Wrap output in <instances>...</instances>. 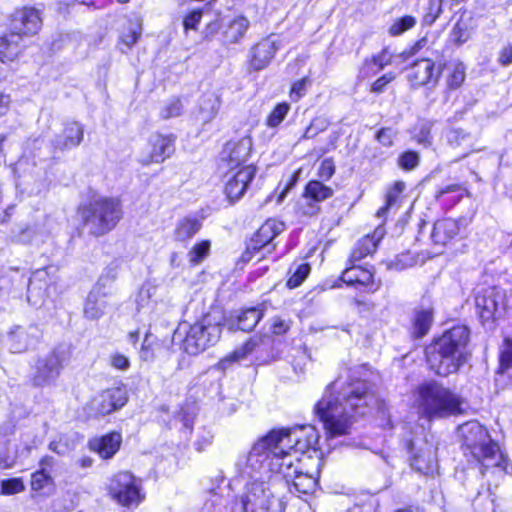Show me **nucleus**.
I'll use <instances>...</instances> for the list:
<instances>
[{
    "instance_id": "13d9d810",
    "label": "nucleus",
    "mask_w": 512,
    "mask_h": 512,
    "mask_svg": "<svg viewBox=\"0 0 512 512\" xmlns=\"http://www.w3.org/2000/svg\"><path fill=\"white\" fill-rule=\"evenodd\" d=\"M183 106L180 99L174 98L168 101L161 109V117L169 119L181 115Z\"/></svg>"
},
{
    "instance_id": "a878e982",
    "label": "nucleus",
    "mask_w": 512,
    "mask_h": 512,
    "mask_svg": "<svg viewBox=\"0 0 512 512\" xmlns=\"http://www.w3.org/2000/svg\"><path fill=\"white\" fill-rule=\"evenodd\" d=\"M221 107V99L217 93L208 91L203 93L197 103L193 116L202 125L213 121Z\"/></svg>"
},
{
    "instance_id": "0eeeda50",
    "label": "nucleus",
    "mask_w": 512,
    "mask_h": 512,
    "mask_svg": "<svg viewBox=\"0 0 512 512\" xmlns=\"http://www.w3.org/2000/svg\"><path fill=\"white\" fill-rule=\"evenodd\" d=\"M79 213L93 235H103L113 229L120 220V202L114 198L95 199L81 206Z\"/></svg>"
},
{
    "instance_id": "7ed1b4c3",
    "label": "nucleus",
    "mask_w": 512,
    "mask_h": 512,
    "mask_svg": "<svg viewBox=\"0 0 512 512\" xmlns=\"http://www.w3.org/2000/svg\"><path fill=\"white\" fill-rule=\"evenodd\" d=\"M464 455L480 465L483 476L491 474L496 479L508 473L509 462L497 442L478 421H468L458 427Z\"/></svg>"
},
{
    "instance_id": "1a4fd4ad",
    "label": "nucleus",
    "mask_w": 512,
    "mask_h": 512,
    "mask_svg": "<svg viewBox=\"0 0 512 512\" xmlns=\"http://www.w3.org/2000/svg\"><path fill=\"white\" fill-rule=\"evenodd\" d=\"M70 356L69 350L58 346L44 356H40L33 366L32 383L36 387L53 384L59 377L64 364Z\"/></svg>"
},
{
    "instance_id": "bb28decb",
    "label": "nucleus",
    "mask_w": 512,
    "mask_h": 512,
    "mask_svg": "<svg viewBox=\"0 0 512 512\" xmlns=\"http://www.w3.org/2000/svg\"><path fill=\"white\" fill-rule=\"evenodd\" d=\"M460 232L459 222L453 218L437 220L431 232V240L435 245L445 246Z\"/></svg>"
},
{
    "instance_id": "58836bf2",
    "label": "nucleus",
    "mask_w": 512,
    "mask_h": 512,
    "mask_svg": "<svg viewBox=\"0 0 512 512\" xmlns=\"http://www.w3.org/2000/svg\"><path fill=\"white\" fill-rule=\"evenodd\" d=\"M333 189L325 185L322 181L311 180L304 188V196L313 199L318 205L333 196Z\"/></svg>"
},
{
    "instance_id": "052dcab7",
    "label": "nucleus",
    "mask_w": 512,
    "mask_h": 512,
    "mask_svg": "<svg viewBox=\"0 0 512 512\" xmlns=\"http://www.w3.org/2000/svg\"><path fill=\"white\" fill-rule=\"evenodd\" d=\"M416 263L415 258L410 253H402L395 257L389 264V267L396 270H403L413 266Z\"/></svg>"
},
{
    "instance_id": "72a5a7b5",
    "label": "nucleus",
    "mask_w": 512,
    "mask_h": 512,
    "mask_svg": "<svg viewBox=\"0 0 512 512\" xmlns=\"http://www.w3.org/2000/svg\"><path fill=\"white\" fill-rule=\"evenodd\" d=\"M341 280L349 286H373V272L362 266L351 263L341 275Z\"/></svg>"
},
{
    "instance_id": "c9c22d12",
    "label": "nucleus",
    "mask_w": 512,
    "mask_h": 512,
    "mask_svg": "<svg viewBox=\"0 0 512 512\" xmlns=\"http://www.w3.org/2000/svg\"><path fill=\"white\" fill-rule=\"evenodd\" d=\"M446 139L452 148H460L462 150V157L469 155L473 151V138L462 129H450L446 133Z\"/></svg>"
},
{
    "instance_id": "dca6fc26",
    "label": "nucleus",
    "mask_w": 512,
    "mask_h": 512,
    "mask_svg": "<svg viewBox=\"0 0 512 512\" xmlns=\"http://www.w3.org/2000/svg\"><path fill=\"white\" fill-rule=\"evenodd\" d=\"M281 46L280 37L274 34L260 40L250 51V67L255 71L267 67Z\"/></svg>"
},
{
    "instance_id": "0e129e2a",
    "label": "nucleus",
    "mask_w": 512,
    "mask_h": 512,
    "mask_svg": "<svg viewBox=\"0 0 512 512\" xmlns=\"http://www.w3.org/2000/svg\"><path fill=\"white\" fill-rule=\"evenodd\" d=\"M427 43H428L427 37H422L421 39L417 40L411 47L402 51L399 56L401 58H403V60H407V59L415 56L424 47H426Z\"/></svg>"
},
{
    "instance_id": "4d7b16f0",
    "label": "nucleus",
    "mask_w": 512,
    "mask_h": 512,
    "mask_svg": "<svg viewBox=\"0 0 512 512\" xmlns=\"http://www.w3.org/2000/svg\"><path fill=\"white\" fill-rule=\"evenodd\" d=\"M203 16L204 13L201 9H193L189 11L183 18V27L185 32L187 33L189 30L196 31Z\"/></svg>"
},
{
    "instance_id": "6ab92c4d",
    "label": "nucleus",
    "mask_w": 512,
    "mask_h": 512,
    "mask_svg": "<svg viewBox=\"0 0 512 512\" xmlns=\"http://www.w3.org/2000/svg\"><path fill=\"white\" fill-rule=\"evenodd\" d=\"M502 297L501 291L496 287L481 288L476 291L475 306L483 323L494 319Z\"/></svg>"
},
{
    "instance_id": "423d86ee",
    "label": "nucleus",
    "mask_w": 512,
    "mask_h": 512,
    "mask_svg": "<svg viewBox=\"0 0 512 512\" xmlns=\"http://www.w3.org/2000/svg\"><path fill=\"white\" fill-rule=\"evenodd\" d=\"M462 400L448 388L431 381L417 388L415 405L426 418H445L462 412Z\"/></svg>"
},
{
    "instance_id": "69168bd1",
    "label": "nucleus",
    "mask_w": 512,
    "mask_h": 512,
    "mask_svg": "<svg viewBox=\"0 0 512 512\" xmlns=\"http://www.w3.org/2000/svg\"><path fill=\"white\" fill-rule=\"evenodd\" d=\"M395 79V74L388 72L379 77L371 86V92L381 93L385 87Z\"/></svg>"
},
{
    "instance_id": "7c9ffc66",
    "label": "nucleus",
    "mask_w": 512,
    "mask_h": 512,
    "mask_svg": "<svg viewBox=\"0 0 512 512\" xmlns=\"http://www.w3.org/2000/svg\"><path fill=\"white\" fill-rule=\"evenodd\" d=\"M31 496L49 497L55 491V481L50 472L36 470L31 474L30 479Z\"/></svg>"
},
{
    "instance_id": "c85d7f7f",
    "label": "nucleus",
    "mask_w": 512,
    "mask_h": 512,
    "mask_svg": "<svg viewBox=\"0 0 512 512\" xmlns=\"http://www.w3.org/2000/svg\"><path fill=\"white\" fill-rule=\"evenodd\" d=\"M109 297L98 293L97 290H91L84 303V316L89 320H98L105 315L110 307Z\"/></svg>"
},
{
    "instance_id": "37998d69",
    "label": "nucleus",
    "mask_w": 512,
    "mask_h": 512,
    "mask_svg": "<svg viewBox=\"0 0 512 512\" xmlns=\"http://www.w3.org/2000/svg\"><path fill=\"white\" fill-rule=\"evenodd\" d=\"M446 85L448 89H458L466 77L465 66L461 62H454L447 66Z\"/></svg>"
},
{
    "instance_id": "c03bdc74",
    "label": "nucleus",
    "mask_w": 512,
    "mask_h": 512,
    "mask_svg": "<svg viewBox=\"0 0 512 512\" xmlns=\"http://www.w3.org/2000/svg\"><path fill=\"white\" fill-rule=\"evenodd\" d=\"M405 189V183L402 181H397L393 184V186L388 190L386 194V203L383 207L379 208L376 216L378 218L384 217L387 211L397 202L400 194Z\"/></svg>"
},
{
    "instance_id": "e2e57ef3",
    "label": "nucleus",
    "mask_w": 512,
    "mask_h": 512,
    "mask_svg": "<svg viewBox=\"0 0 512 512\" xmlns=\"http://www.w3.org/2000/svg\"><path fill=\"white\" fill-rule=\"evenodd\" d=\"M335 173V164L332 158L324 159L318 169V176L321 180H329Z\"/></svg>"
},
{
    "instance_id": "603ef678",
    "label": "nucleus",
    "mask_w": 512,
    "mask_h": 512,
    "mask_svg": "<svg viewBox=\"0 0 512 512\" xmlns=\"http://www.w3.org/2000/svg\"><path fill=\"white\" fill-rule=\"evenodd\" d=\"M25 491V485L21 478L4 479L0 484L2 495H14Z\"/></svg>"
},
{
    "instance_id": "680f3d73",
    "label": "nucleus",
    "mask_w": 512,
    "mask_h": 512,
    "mask_svg": "<svg viewBox=\"0 0 512 512\" xmlns=\"http://www.w3.org/2000/svg\"><path fill=\"white\" fill-rule=\"evenodd\" d=\"M414 139L424 147L430 146L432 144L431 125L429 123L421 124L419 130L414 135Z\"/></svg>"
},
{
    "instance_id": "49530a36",
    "label": "nucleus",
    "mask_w": 512,
    "mask_h": 512,
    "mask_svg": "<svg viewBox=\"0 0 512 512\" xmlns=\"http://www.w3.org/2000/svg\"><path fill=\"white\" fill-rule=\"evenodd\" d=\"M416 23L417 19L414 16L405 15L393 21L388 29V33L393 37L400 36L415 27Z\"/></svg>"
},
{
    "instance_id": "3c124183",
    "label": "nucleus",
    "mask_w": 512,
    "mask_h": 512,
    "mask_svg": "<svg viewBox=\"0 0 512 512\" xmlns=\"http://www.w3.org/2000/svg\"><path fill=\"white\" fill-rule=\"evenodd\" d=\"M398 166L406 171L414 170L420 163V155L416 151L408 150L399 155Z\"/></svg>"
},
{
    "instance_id": "774afa93",
    "label": "nucleus",
    "mask_w": 512,
    "mask_h": 512,
    "mask_svg": "<svg viewBox=\"0 0 512 512\" xmlns=\"http://www.w3.org/2000/svg\"><path fill=\"white\" fill-rule=\"evenodd\" d=\"M290 328L287 321L280 317H273L271 319V332L275 335H282L286 333Z\"/></svg>"
},
{
    "instance_id": "4c0bfd02",
    "label": "nucleus",
    "mask_w": 512,
    "mask_h": 512,
    "mask_svg": "<svg viewBox=\"0 0 512 512\" xmlns=\"http://www.w3.org/2000/svg\"><path fill=\"white\" fill-rule=\"evenodd\" d=\"M378 234V231H375L373 236H365L361 240H359L353 249L349 262L355 263L363 259L369 254H372L377 249V241L380 239L381 235L378 239H375V235Z\"/></svg>"
},
{
    "instance_id": "f3484780",
    "label": "nucleus",
    "mask_w": 512,
    "mask_h": 512,
    "mask_svg": "<svg viewBox=\"0 0 512 512\" xmlns=\"http://www.w3.org/2000/svg\"><path fill=\"white\" fill-rule=\"evenodd\" d=\"M150 152L140 158L143 165L161 163L169 158L175 151V137L173 135L154 134L149 138Z\"/></svg>"
},
{
    "instance_id": "2f4dec72",
    "label": "nucleus",
    "mask_w": 512,
    "mask_h": 512,
    "mask_svg": "<svg viewBox=\"0 0 512 512\" xmlns=\"http://www.w3.org/2000/svg\"><path fill=\"white\" fill-rule=\"evenodd\" d=\"M393 61V54L388 48L382 49L376 55H373L370 59H366L359 71V78L366 79L390 65Z\"/></svg>"
},
{
    "instance_id": "338daca9",
    "label": "nucleus",
    "mask_w": 512,
    "mask_h": 512,
    "mask_svg": "<svg viewBox=\"0 0 512 512\" xmlns=\"http://www.w3.org/2000/svg\"><path fill=\"white\" fill-rule=\"evenodd\" d=\"M111 365L121 371H126L130 367V361L128 357L121 353H114L110 357Z\"/></svg>"
},
{
    "instance_id": "cd10ccee",
    "label": "nucleus",
    "mask_w": 512,
    "mask_h": 512,
    "mask_svg": "<svg viewBox=\"0 0 512 512\" xmlns=\"http://www.w3.org/2000/svg\"><path fill=\"white\" fill-rule=\"evenodd\" d=\"M122 437L117 432H111L89 441L90 450L97 452L101 458L109 459L119 450Z\"/></svg>"
},
{
    "instance_id": "f704fd0d",
    "label": "nucleus",
    "mask_w": 512,
    "mask_h": 512,
    "mask_svg": "<svg viewBox=\"0 0 512 512\" xmlns=\"http://www.w3.org/2000/svg\"><path fill=\"white\" fill-rule=\"evenodd\" d=\"M268 305L261 303L256 307L245 309L237 318V327L242 331H251L267 311Z\"/></svg>"
},
{
    "instance_id": "e433bc0d",
    "label": "nucleus",
    "mask_w": 512,
    "mask_h": 512,
    "mask_svg": "<svg viewBox=\"0 0 512 512\" xmlns=\"http://www.w3.org/2000/svg\"><path fill=\"white\" fill-rule=\"evenodd\" d=\"M202 223L196 217L181 219L174 230V238L179 242H187L201 229Z\"/></svg>"
},
{
    "instance_id": "ea45409f",
    "label": "nucleus",
    "mask_w": 512,
    "mask_h": 512,
    "mask_svg": "<svg viewBox=\"0 0 512 512\" xmlns=\"http://www.w3.org/2000/svg\"><path fill=\"white\" fill-rule=\"evenodd\" d=\"M117 275L118 266L116 264L107 266L92 290H97L98 293L109 297L112 294V286L117 279Z\"/></svg>"
},
{
    "instance_id": "aec40b11",
    "label": "nucleus",
    "mask_w": 512,
    "mask_h": 512,
    "mask_svg": "<svg viewBox=\"0 0 512 512\" xmlns=\"http://www.w3.org/2000/svg\"><path fill=\"white\" fill-rule=\"evenodd\" d=\"M256 172L255 166L246 165L228 177L224 191L231 202L239 200L245 194Z\"/></svg>"
},
{
    "instance_id": "6e6552de",
    "label": "nucleus",
    "mask_w": 512,
    "mask_h": 512,
    "mask_svg": "<svg viewBox=\"0 0 512 512\" xmlns=\"http://www.w3.org/2000/svg\"><path fill=\"white\" fill-rule=\"evenodd\" d=\"M221 332V324L212 323L211 315H206L201 321L190 326L183 341V349L190 355H197L214 345L219 340Z\"/></svg>"
},
{
    "instance_id": "c756f323",
    "label": "nucleus",
    "mask_w": 512,
    "mask_h": 512,
    "mask_svg": "<svg viewBox=\"0 0 512 512\" xmlns=\"http://www.w3.org/2000/svg\"><path fill=\"white\" fill-rule=\"evenodd\" d=\"M23 36L11 29L10 33L0 38V61H14L21 52Z\"/></svg>"
},
{
    "instance_id": "2eb2a0df",
    "label": "nucleus",
    "mask_w": 512,
    "mask_h": 512,
    "mask_svg": "<svg viewBox=\"0 0 512 512\" xmlns=\"http://www.w3.org/2000/svg\"><path fill=\"white\" fill-rule=\"evenodd\" d=\"M441 72V64L436 67L434 61L422 58L416 60L411 65L407 78L412 87L418 88L429 84L435 85L439 80Z\"/></svg>"
},
{
    "instance_id": "4be33fe9",
    "label": "nucleus",
    "mask_w": 512,
    "mask_h": 512,
    "mask_svg": "<svg viewBox=\"0 0 512 512\" xmlns=\"http://www.w3.org/2000/svg\"><path fill=\"white\" fill-rule=\"evenodd\" d=\"M40 335L37 326H16L8 334L9 348L13 353H23L36 345Z\"/></svg>"
},
{
    "instance_id": "de8ad7c7",
    "label": "nucleus",
    "mask_w": 512,
    "mask_h": 512,
    "mask_svg": "<svg viewBox=\"0 0 512 512\" xmlns=\"http://www.w3.org/2000/svg\"><path fill=\"white\" fill-rule=\"evenodd\" d=\"M289 273L291 276L287 280V286L291 289L298 287L310 273V266L307 263H301L295 268L291 266Z\"/></svg>"
},
{
    "instance_id": "f257e3e1",
    "label": "nucleus",
    "mask_w": 512,
    "mask_h": 512,
    "mask_svg": "<svg viewBox=\"0 0 512 512\" xmlns=\"http://www.w3.org/2000/svg\"><path fill=\"white\" fill-rule=\"evenodd\" d=\"M318 440L317 430L310 425L273 430L254 443L247 455L248 467L257 471L267 467L275 476L279 475V488L309 494L316 487V479L302 472L298 454L316 452Z\"/></svg>"
},
{
    "instance_id": "a18cd8bd",
    "label": "nucleus",
    "mask_w": 512,
    "mask_h": 512,
    "mask_svg": "<svg viewBox=\"0 0 512 512\" xmlns=\"http://www.w3.org/2000/svg\"><path fill=\"white\" fill-rule=\"evenodd\" d=\"M443 1L444 0H428L422 17L423 26H432L435 23L443 11Z\"/></svg>"
},
{
    "instance_id": "8fccbe9b",
    "label": "nucleus",
    "mask_w": 512,
    "mask_h": 512,
    "mask_svg": "<svg viewBox=\"0 0 512 512\" xmlns=\"http://www.w3.org/2000/svg\"><path fill=\"white\" fill-rule=\"evenodd\" d=\"M210 247L208 240L196 243L188 253L189 261L194 265L201 263L209 255Z\"/></svg>"
},
{
    "instance_id": "79ce46f5",
    "label": "nucleus",
    "mask_w": 512,
    "mask_h": 512,
    "mask_svg": "<svg viewBox=\"0 0 512 512\" xmlns=\"http://www.w3.org/2000/svg\"><path fill=\"white\" fill-rule=\"evenodd\" d=\"M142 33V19L138 16L127 22V28L121 33V41L128 48H131L139 39Z\"/></svg>"
},
{
    "instance_id": "4468645a",
    "label": "nucleus",
    "mask_w": 512,
    "mask_h": 512,
    "mask_svg": "<svg viewBox=\"0 0 512 512\" xmlns=\"http://www.w3.org/2000/svg\"><path fill=\"white\" fill-rule=\"evenodd\" d=\"M84 136L83 126L78 122H67L60 133L54 135L49 141L50 157H55L57 152L78 147Z\"/></svg>"
},
{
    "instance_id": "5701e85b",
    "label": "nucleus",
    "mask_w": 512,
    "mask_h": 512,
    "mask_svg": "<svg viewBox=\"0 0 512 512\" xmlns=\"http://www.w3.org/2000/svg\"><path fill=\"white\" fill-rule=\"evenodd\" d=\"M285 229V224L276 219H268L256 232L251 239L250 247L253 250H266L270 253L275 245H271L273 239L282 233Z\"/></svg>"
},
{
    "instance_id": "9b49d317",
    "label": "nucleus",
    "mask_w": 512,
    "mask_h": 512,
    "mask_svg": "<svg viewBox=\"0 0 512 512\" xmlns=\"http://www.w3.org/2000/svg\"><path fill=\"white\" fill-rule=\"evenodd\" d=\"M56 271L55 267L49 266L32 273L27 289V300L30 304L40 305L50 295L57 279Z\"/></svg>"
},
{
    "instance_id": "b1692460",
    "label": "nucleus",
    "mask_w": 512,
    "mask_h": 512,
    "mask_svg": "<svg viewBox=\"0 0 512 512\" xmlns=\"http://www.w3.org/2000/svg\"><path fill=\"white\" fill-rule=\"evenodd\" d=\"M270 338L267 335H253L242 346L236 348L233 352L225 356L219 366L222 369L228 368L232 363L246 359L249 355L261 350L269 345Z\"/></svg>"
},
{
    "instance_id": "393cba45",
    "label": "nucleus",
    "mask_w": 512,
    "mask_h": 512,
    "mask_svg": "<svg viewBox=\"0 0 512 512\" xmlns=\"http://www.w3.org/2000/svg\"><path fill=\"white\" fill-rule=\"evenodd\" d=\"M270 338L267 335H253L242 346L236 348L233 352L225 356L219 366L222 369L228 368L232 363L246 359L249 355L261 350L269 345Z\"/></svg>"
},
{
    "instance_id": "f03ea898",
    "label": "nucleus",
    "mask_w": 512,
    "mask_h": 512,
    "mask_svg": "<svg viewBox=\"0 0 512 512\" xmlns=\"http://www.w3.org/2000/svg\"><path fill=\"white\" fill-rule=\"evenodd\" d=\"M373 402L374 396L365 381L357 379L343 384L337 379L327 386L315 405V413L328 437L333 438L348 434L355 417L365 415Z\"/></svg>"
},
{
    "instance_id": "09e8293b",
    "label": "nucleus",
    "mask_w": 512,
    "mask_h": 512,
    "mask_svg": "<svg viewBox=\"0 0 512 512\" xmlns=\"http://www.w3.org/2000/svg\"><path fill=\"white\" fill-rule=\"evenodd\" d=\"M290 105L286 102L277 104L266 118V125L269 128H277L287 116Z\"/></svg>"
},
{
    "instance_id": "5fc2aeb1",
    "label": "nucleus",
    "mask_w": 512,
    "mask_h": 512,
    "mask_svg": "<svg viewBox=\"0 0 512 512\" xmlns=\"http://www.w3.org/2000/svg\"><path fill=\"white\" fill-rule=\"evenodd\" d=\"M470 38V33L466 23L458 21L450 32V40L456 45H462Z\"/></svg>"
},
{
    "instance_id": "a19ab883",
    "label": "nucleus",
    "mask_w": 512,
    "mask_h": 512,
    "mask_svg": "<svg viewBox=\"0 0 512 512\" xmlns=\"http://www.w3.org/2000/svg\"><path fill=\"white\" fill-rule=\"evenodd\" d=\"M249 27V20L246 17L238 16L234 18L228 25L224 36L227 42L237 43L245 35Z\"/></svg>"
},
{
    "instance_id": "864d4df0",
    "label": "nucleus",
    "mask_w": 512,
    "mask_h": 512,
    "mask_svg": "<svg viewBox=\"0 0 512 512\" xmlns=\"http://www.w3.org/2000/svg\"><path fill=\"white\" fill-rule=\"evenodd\" d=\"M206 499L202 512H221L224 499L215 489L207 492Z\"/></svg>"
},
{
    "instance_id": "a211bd4d",
    "label": "nucleus",
    "mask_w": 512,
    "mask_h": 512,
    "mask_svg": "<svg viewBox=\"0 0 512 512\" xmlns=\"http://www.w3.org/2000/svg\"><path fill=\"white\" fill-rule=\"evenodd\" d=\"M42 26L40 11L33 7H23L14 12L10 27L22 36L35 35Z\"/></svg>"
},
{
    "instance_id": "9d476101",
    "label": "nucleus",
    "mask_w": 512,
    "mask_h": 512,
    "mask_svg": "<svg viewBox=\"0 0 512 512\" xmlns=\"http://www.w3.org/2000/svg\"><path fill=\"white\" fill-rule=\"evenodd\" d=\"M109 493L122 506L137 507L143 500L138 481L129 472H119L110 481Z\"/></svg>"
},
{
    "instance_id": "6e6d98bb",
    "label": "nucleus",
    "mask_w": 512,
    "mask_h": 512,
    "mask_svg": "<svg viewBox=\"0 0 512 512\" xmlns=\"http://www.w3.org/2000/svg\"><path fill=\"white\" fill-rule=\"evenodd\" d=\"M298 212L303 216H315L320 212V205L313 199H309L302 194L301 200L297 205Z\"/></svg>"
},
{
    "instance_id": "f8f14e48",
    "label": "nucleus",
    "mask_w": 512,
    "mask_h": 512,
    "mask_svg": "<svg viewBox=\"0 0 512 512\" xmlns=\"http://www.w3.org/2000/svg\"><path fill=\"white\" fill-rule=\"evenodd\" d=\"M411 466L424 475H433L438 469L436 447L427 440L410 443Z\"/></svg>"
},
{
    "instance_id": "20e7f679",
    "label": "nucleus",
    "mask_w": 512,
    "mask_h": 512,
    "mask_svg": "<svg viewBox=\"0 0 512 512\" xmlns=\"http://www.w3.org/2000/svg\"><path fill=\"white\" fill-rule=\"evenodd\" d=\"M242 467L243 475L250 478L243 491L236 497V512H283L279 500V475L263 468L261 471L248 467L247 458Z\"/></svg>"
},
{
    "instance_id": "ddd939ff",
    "label": "nucleus",
    "mask_w": 512,
    "mask_h": 512,
    "mask_svg": "<svg viewBox=\"0 0 512 512\" xmlns=\"http://www.w3.org/2000/svg\"><path fill=\"white\" fill-rule=\"evenodd\" d=\"M127 402L126 391L123 388H110L102 391L90 403L92 415L105 416L123 407Z\"/></svg>"
},
{
    "instance_id": "bf43d9fd",
    "label": "nucleus",
    "mask_w": 512,
    "mask_h": 512,
    "mask_svg": "<svg viewBox=\"0 0 512 512\" xmlns=\"http://www.w3.org/2000/svg\"><path fill=\"white\" fill-rule=\"evenodd\" d=\"M500 367L502 371L512 370V338H505L504 348L500 356Z\"/></svg>"
},
{
    "instance_id": "473e14b6",
    "label": "nucleus",
    "mask_w": 512,
    "mask_h": 512,
    "mask_svg": "<svg viewBox=\"0 0 512 512\" xmlns=\"http://www.w3.org/2000/svg\"><path fill=\"white\" fill-rule=\"evenodd\" d=\"M411 322L412 336L422 338L429 332L433 323V308L431 306H419L415 308Z\"/></svg>"
},
{
    "instance_id": "412c9836",
    "label": "nucleus",
    "mask_w": 512,
    "mask_h": 512,
    "mask_svg": "<svg viewBox=\"0 0 512 512\" xmlns=\"http://www.w3.org/2000/svg\"><path fill=\"white\" fill-rule=\"evenodd\" d=\"M252 151V139L245 136L238 141H229L221 152V161L231 169L246 163Z\"/></svg>"
},
{
    "instance_id": "39448f33",
    "label": "nucleus",
    "mask_w": 512,
    "mask_h": 512,
    "mask_svg": "<svg viewBox=\"0 0 512 512\" xmlns=\"http://www.w3.org/2000/svg\"><path fill=\"white\" fill-rule=\"evenodd\" d=\"M469 335L466 326H454L429 344L425 355L430 370L439 376L456 373L468 360Z\"/></svg>"
}]
</instances>
